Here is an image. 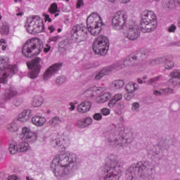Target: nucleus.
I'll return each instance as SVG.
<instances>
[{"label":"nucleus","instance_id":"nucleus-34","mask_svg":"<svg viewBox=\"0 0 180 180\" xmlns=\"http://www.w3.org/2000/svg\"><path fill=\"white\" fill-rule=\"evenodd\" d=\"M165 61V56L158 58L152 60L151 64L153 65H160V64H162Z\"/></svg>","mask_w":180,"mask_h":180},{"label":"nucleus","instance_id":"nucleus-56","mask_svg":"<svg viewBox=\"0 0 180 180\" xmlns=\"http://www.w3.org/2000/svg\"><path fill=\"white\" fill-rule=\"evenodd\" d=\"M119 109H124L126 108V105H124V102H120L117 103Z\"/></svg>","mask_w":180,"mask_h":180},{"label":"nucleus","instance_id":"nucleus-10","mask_svg":"<svg viewBox=\"0 0 180 180\" xmlns=\"http://www.w3.org/2000/svg\"><path fill=\"white\" fill-rule=\"evenodd\" d=\"M112 162L115 164V166L110 167L106 172H104L100 177L101 180H119L120 174H122V165L117 161L112 160Z\"/></svg>","mask_w":180,"mask_h":180},{"label":"nucleus","instance_id":"nucleus-35","mask_svg":"<svg viewBox=\"0 0 180 180\" xmlns=\"http://www.w3.org/2000/svg\"><path fill=\"white\" fill-rule=\"evenodd\" d=\"M67 81V79L64 76H59L56 80V84L58 85H63Z\"/></svg>","mask_w":180,"mask_h":180},{"label":"nucleus","instance_id":"nucleus-26","mask_svg":"<svg viewBox=\"0 0 180 180\" xmlns=\"http://www.w3.org/2000/svg\"><path fill=\"white\" fill-rule=\"evenodd\" d=\"M126 91L129 92V94H133L136 92L137 89H139V84L136 83H131L129 82L128 84L126 85Z\"/></svg>","mask_w":180,"mask_h":180},{"label":"nucleus","instance_id":"nucleus-4","mask_svg":"<svg viewBox=\"0 0 180 180\" xmlns=\"http://www.w3.org/2000/svg\"><path fill=\"white\" fill-rule=\"evenodd\" d=\"M43 50V42L38 38H32L27 41L22 46V53L25 57L32 58L34 56H39Z\"/></svg>","mask_w":180,"mask_h":180},{"label":"nucleus","instance_id":"nucleus-53","mask_svg":"<svg viewBox=\"0 0 180 180\" xmlns=\"http://www.w3.org/2000/svg\"><path fill=\"white\" fill-rule=\"evenodd\" d=\"M85 95H88L87 98H92L94 96V92L91 90L85 91Z\"/></svg>","mask_w":180,"mask_h":180},{"label":"nucleus","instance_id":"nucleus-54","mask_svg":"<svg viewBox=\"0 0 180 180\" xmlns=\"http://www.w3.org/2000/svg\"><path fill=\"white\" fill-rule=\"evenodd\" d=\"M51 49V46L49 44H46L45 45V47L44 48V51L45 53H48Z\"/></svg>","mask_w":180,"mask_h":180},{"label":"nucleus","instance_id":"nucleus-57","mask_svg":"<svg viewBox=\"0 0 180 180\" xmlns=\"http://www.w3.org/2000/svg\"><path fill=\"white\" fill-rule=\"evenodd\" d=\"M8 179V180H18V176L13 174V175L9 176Z\"/></svg>","mask_w":180,"mask_h":180},{"label":"nucleus","instance_id":"nucleus-36","mask_svg":"<svg viewBox=\"0 0 180 180\" xmlns=\"http://www.w3.org/2000/svg\"><path fill=\"white\" fill-rule=\"evenodd\" d=\"M164 5H166L167 8H172L175 6V0H163Z\"/></svg>","mask_w":180,"mask_h":180},{"label":"nucleus","instance_id":"nucleus-47","mask_svg":"<svg viewBox=\"0 0 180 180\" xmlns=\"http://www.w3.org/2000/svg\"><path fill=\"white\" fill-rule=\"evenodd\" d=\"M133 93H127L125 95H124V98L126 99V101H130L131 99H133L134 95L132 94Z\"/></svg>","mask_w":180,"mask_h":180},{"label":"nucleus","instance_id":"nucleus-25","mask_svg":"<svg viewBox=\"0 0 180 180\" xmlns=\"http://www.w3.org/2000/svg\"><path fill=\"white\" fill-rule=\"evenodd\" d=\"M112 98V94L109 92L102 93L100 96H97L96 102L98 103H104V102H108L109 99Z\"/></svg>","mask_w":180,"mask_h":180},{"label":"nucleus","instance_id":"nucleus-3","mask_svg":"<svg viewBox=\"0 0 180 180\" xmlns=\"http://www.w3.org/2000/svg\"><path fill=\"white\" fill-rule=\"evenodd\" d=\"M150 163L148 162H139L132 165L126 172L125 178L127 180H136L137 178L148 176L150 172Z\"/></svg>","mask_w":180,"mask_h":180},{"label":"nucleus","instance_id":"nucleus-14","mask_svg":"<svg viewBox=\"0 0 180 180\" xmlns=\"http://www.w3.org/2000/svg\"><path fill=\"white\" fill-rule=\"evenodd\" d=\"M40 61H41L40 58H36L31 63H27V67L30 70L29 72L30 78L34 79L39 77V74H40L41 70Z\"/></svg>","mask_w":180,"mask_h":180},{"label":"nucleus","instance_id":"nucleus-19","mask_svg":"<svg viewBox=\"0 0 180 180\" xmlns=\"http://www.w3.org/2000/svg\"><path fill=\"white\" fill-rule=\"evenodd\" d=\"M18 95V91L14 88H8L6 89L4 94H3V99L4 101H11L12 98H15Z\"/></svg>","mask_w":180,"mask_h":180},{"label":"nucleus","instance_id":"nucleus-15","mask_svg":"<svg viewBox=\"0 0 180 180\" xmlns=\"http://www.w3.org/2000/svg\"><path fill=\"white\" fill-rule=\"evenodd\" d=\"M63 67L62 63H55L45 70L43 75L44 81H49L51 77H54L56 74H58V71L61 70Z\"/></svg>","mask_w":180,"mask_h":180},{"label":"nucleus","instance_id":"nucleus-17","mask_svg":"<svg viewBox=\"0 0 180 180\" xmlns=\"http://www.w3.org/2000/svg\"><path fill=\"white\" fill-rule=\"evenodd\" d=\"M112 71H115V69L113 68L112 65L108 67L104 68L100 72L96 73L94 76V79H96V81H99V79H101V78H103L105 75H109V74H110Z\"/></svg>","mask_w":180,"mask_h":180},{"label":"nucleus","instance_id":"nucleus-33","mask_svg":"<svg viewBox=\"0 0 180 180\" xmlns=\"http://www.w3.org/2000/svg\"><path fill=\"white\" fill-rule=\"evenodd\" d=\"M112 85L115 89H120V88L124 86V82L123 80H115L112 83Z\"/></svg>","mask_w":180,"mask_h":180},{"label":"nucleus","instance_id":"nucleus-59","mask_svg":"<svg viewBox=\"0 0 180 180\" xmlns=\"http://www.w3.org/2000/svg\"><path fill=\"white\" fill-rule=\"evenodd\" d=\"M84 5V1L82 0H78L77 4V8L79 9V8H81Z\"/></svg>","mask_w":180,"mask_h":180},{"label":"nucleus","instance_id":"nucleus-30","mask_svg":"<svg viewBox=\"0 0 180 180\" xmlns=\"http://www.w3.org/2000/svg\"><path fill=\"white\" fill-rule=\"evenodd\" d=\"M0 33L4 36L9 34V24L8 22H4L0 26Z\"/></svg>","mask_w":180,"mask_h":180},{"label":"nucleus","instance_id":"nucleus-62","mask_svg":"<svg viewBox=\"0 0 180 180\" xmlns=\"http://www.w3.org/2000/svg\"><path fill=\"white\" fill-rule=\"evenodd\" d=\"M1 50H3V51H5V50H6V48L8 47L6 44H4V45H1Z\"/></svg>","mask_w":180,"mask_h":180},{"label":"nucleus","instance_id":"nucleus-29","mask_svg":"<svg viewBox=\"0 0 180 180\" xmlns=\"http://www.w3.org/2000/svg\"><path fill=\"white\" fill-rule=\"evenodd\" d=\"M61 123H63V120L58 117H53L49 120V124L52 126V127H57V126H60Z\"/></svg>","mask_w":180,"mask_h":180},{"label":"nucleus","instance_id":"nucleus-58","mask_svg":"<svg viewBox=\"0 0 180 180\" xmlns=\"http://www.w3.org/2000/svg\"><path fill=\"white\" fill-rule=\"evenodd\" d=\"M44 19H45L46 22H51V19L49 14H44Z\"/></svg>","mask_w":180,"mask_h":180},{"label":"nucleus","instance_id":"nucleus-45","mask_svg":"<svg viewBox=\"0 0 180 180\" xmlns=\"http://www.w3.org/2000/svg\"><path fill=\"white\" fill-rule=\"evenodd\" d=\"M84 124L86 127H88V126H91V124H92L93 120L91 117H89L84 119Z\"/></svg>","mask_w":180,"mask_h":180},{"label":"nucleus","instance_id":"nucleus-32","mask_svg":"<svg viewBox=\"0 0 180 180\" xmlns=\"http://www.w3.org/2000/svg\"><path fill=\"white\" fill-rule=\"evenodd\" d=\"M8 150H9L10 154H16V153H19L18 143H11L9 145Z\"/></svg>","mask_w":180,"mask_h":180},{"label":"nucleus","instance_id":"nucleus-1","mask_svg":"<svg viewBox=\"0 0 180 180\" xmlns=\"http://www.w3.org/2000/svg\"><path fill=\"white\" fill-rule=\"evenodd\" d=\"M79 167V162H78L77 155L74 153H70L68 156L57 155L51 164V168L56 176L65 178V179L73 176L74 171L78 169Z\"/></svg>","mask_w":180,"mask_h":180},{"label":"nucleus","instance_id":"nucleus-44","mask_svg":"<svg viewBox=\"0 0 180 180\" xmlns=\"http://www.w3.org/2000/svg\"><path fill=\"white\" fill-rule=\"evenodd\" d=\"M112 99L117 103L119 101H122V99H123V96L122 94H117L112 97Z\"/></svg>","mask_w":180,"mask_h":180},{"label":"nucleus","instance_id":"nucleus-27","mask_svg":"<svg viewBox=\"0 0 180 180\" xmlns=\"http://www.w3.org/2000/svg\"><path fill=\"white\" fill-rule=\"evenodd\" d=\"M160 79V77H153L149 79L148 80L143 82L141 79L139 78L137 79L138 84H146V85H153V84H155Z\"/></svg>","mask_w":180,"mask_h":180},{"label":"nucleus","instance_id":"nucleus-8","mask_svg":"<svg viewBox=\"0 0 180 180\" xmlns=\"http://www.w3.org/2000/svg\"><path fill=\"white\" fill-rule=\"evenodd\" d=\"M93 50L98 56H106L109 50V39L106 36H99L93 44Z\"/></svg>","mask_w":180,"mask_h":180},{"label":"nucleus","instance_id":"nucleus-9","mask_svg":"<svg viewBox=\"0 0 180 180\" xmlns=\"http://www.w3.org/2000/svg\"><path fill=\"white\" fill-rule=\"evenodd\" d=\"M25 27L31 34L41 33L44 30V24L39 16L29 18L27 19Z\"/></svg>","mask_w":180,"mask_h":180},{"label":"nucleus","instance_id":"nucleus-39","mask_svg":"<svg viewBox=\"0 0 180 180\" xmlns=\"http://www.w3.org/2000/svg\"><path fill=\"white\" fill-rule=\"evenodd\" d=\"M124 133L126 134V138L127 140H133V139H134V134H133V131H131V130H129L128 132L127 131V129H124Z\"/></svg>","mask_w":180,"mask_h":180},{"label":"nucleus","instance_id":"nucleus-42","mask_svg":"<svg viewBox=\"0 0 180 180\" xmlns=\"http://www.w3.org/2000/svg\"><path fill=\"white\" fill-rule=\"evenodd\" d=\"M76 126L77 127H79V129H85L86 125H85V122L84 121V120H78L77 124H76Z\"/></svg>","mask_w":180,"mask_h":180},{"label":"nucleus","instance_id":"nucleus-51","mask_svg":"<svg viewBox=\"0 0 180 180\" xmlns=\"http://www.w3.org/2000/svg\"><path fill=\"white\" fill-rule=\"evenodd\" d=\"M60 37L59 36L52 37L49 39V41H54L55 43L60 40Z\"/></svg>","mask_w":180,"mask_h":180},{"label":"nucleus","instance_id":"nucleus-50","mask_svg":"<svg viewBox=\"0 0 180 180\" xmlns=\"http://www.w3.org/2000/svg\"><path fill=\"white\" fill-rule=\"evenodd\" d=\"M153 94L155 95V96H162V89H161L160 91L155 90L153 91Z\"/></svg>","mask_w":180,"mask_h":180},{"label":"nucleus","instance_id":"nucleus-37","mask_svg":"<svg viewBox=\"0 0 180 180\" xmlns=\"http://www.w3.org/2000/svg\"><path fill=\"white\" fill-rule=\"evenodd\" d=\"M60 47L65 51L70 50V44H68V41H63L60 44Z\"/></svg>","mask_w":180,"mask_h":180},{"label":"nucleus","instance_id":"nucleus-63","mask_svg":"<svg viewBox=\"0 0 180 180\" xmlns=\"http://www.w3.org/2000/svg\"><path fill=\"white\" fill-rule=\"evenodd\" d=\"M49 30L51 32H54V30H56V29H54V27L53 25H51V27H49Z\"/></svg>","mask_w":180,"mask_h":180},{"label":"nucleus","instance_id":"nucleus-16","mask_svg":"<svg viewBox=\"0 0 180 180\" xmlns=\"http://www.w3.org/2000/svg\"><path fill=\"white\" fill-rule=\"evenodd\" d=\"M134 60H137V57L136 56H128L124 59L123 63H122V62H118L112 65V68L114 70H119L124 68V67H130V65L133 64V61H134Z\"/></svg>","mask_w":180,"mask_h":180},{"label":"nucleus","instance_id":"nucleus-6","mask_svg":"<svg viewBox=\"0 0 180 180\" xmlns=\"http://www.w3.org/2000/svg\"><path fill=\"white\" fill-rule=\"evenodd\" d=\"M21 137L24 139L25 142H23V139H21V141L18 142L17 146L18 147V153H25V151H27L30 148L28 143H34V141L37 140L36 134L27 127H25L22 129Z\"/></svg>","mask_w":180,"mask_h":180},{"label":"nucleus","instance_id":"nucleus-31","mask_svg":"<svg viewBox=\"0 0 180 180\" xmlns=\"http://www.w3.org/2000/svg\"><path fill=\"white\" fill-rule=\"evenodd\" d=\"M48 12L51 15H54V13L60 12V9H58V5H57V3L51 4L49 8H48Z\"/></svg>","mask_w":180,"mask_h":180},{"label":"nucleus","instance_id":"nucleus-38","mask_svg":"<svg viewBox=\"0 0 180 180\" xmlns=\"http://www.w3.org/2000/svg\"><path fill=\"white\" fill-rule=\"evenodd\" d=\"M18 124L15 123H12L8 127V129L9 131H11L12 133H15V131H18Z\"/></svg>","mask_w":180,"mask_h":180},{"label":"nucleus","instance_id":"nucleus-18","mask_svg":"<svg viewBox=\"0 0 180 180\" xmlns=\"http://www.w3.org/2000/svg\"><path fill=\"white\" fill-rule=\"evenodd\" d=\"M172 78L169 79L170 84L173 86L180 85V70H174L171 72Z\"/></svg>","mask_w":180,"mask_h":180},{"label":"nucleus","instance_id":"nucleus-24","mask_svg":"<svg viewBox=\"0 0 180 180\" xmlns=\"http://www.w3.org/2000/svg\"><path fill=\"white\" fill-rule=\"evenodd\" d=\"M32 122L33 124H35V126L41 127V126H44V124H46V120L44 117L36 115L32 118Z\"/></svg>","mask_w":180,"mask_h":180},{"label":"nucleus","instance_id":"nucleus-7","mask_svg":"<svg viewBox=\"0 0 180 180\" xmlns=\"http://www.w3.org/2000/svg\"><path fill=\"white\" fill-rule=\"evenodd\" d=\"M18 72V66H11L6 63V60L0 58V84H8V77Z\"/></svg>","mask_w":180,"mask_h":180},{"label":"nucleus","instance_id":"nucleus-61","mask_svg":"<svg viewBox=\"0 0 180 180\" xmlns=\"http://www.w3.org/2000/svg\"><path fill=\"white\" fill-rule=\"evenodd\" d=\"M4 44H6V41L5 40V39L1 38L0 39V46L4 45Z\"/></svg>","mask_w":180,"mask_h":180},{"label":"nucleus","instance_id":"nucleus-52","mask_svg":"<svg viewBox=\"0 0 180 180\" xmlns=\"http://www.w3.org/2000/svg\"><path fill=\"white\" fill-rule=\"evenodd\" d=\"M176 30V26L172 25L169 28H168V32L170 33H174Z\"/></svg>","mask_w":180,"mask_h":180},{"label":"nucleus","instance_id":"nucleus-13","mask_svg":"<svg viewBox=\"0 0 180 180\" xmlns=\"http://www.w3.org/2000/svg\"><path fill=\"white\" fill-rule=\"evenodd\" d=\"M124 30H126L124 36L129 40H137L140 37V30L134 22H129L127 28L124 29Z\"/></svg>","mask_w":180,"mask_h":180},{"label":"nucleus","instance_id":"nucleus-23","mask_svg":"<svg viewBox=\"0 0 180 180\" xmlns=\"http://www.w3.org/2000/svg\"><path fill=\"white\" fill-rule=\"evenodd\" d=\"M30 113H32L30 110H25L23 112L18 115V120L22 123L27 122V120H29V119L31 117Z\"/></svg>","mask_w":180,"mask_h":180},{"label":"nucleus","instance_id":"nucleus-2","mask_svg":"<svg viewBox=\"0 0 180 180\" xmlns=\"http://www.w3.org/2000/svg\"><path fill=\"white\" fill-rule=\"evenodd\" d=\"M86 23L87 27L82 24L75 25L72 27L73 37L79 42L85 41L88 39V31L92 36H98L103 26L102 18L96 13H93L88 16Z\"/></svg>","mask_w":180,"mask_h":180},{"label":"nucleus","instance_id":"nucleus-49","mask_svg":"<svg viewBox=\"0 0 180 180\" xmlns=\"http://www.w3.org/2000/svg\"><path fill=\"white\" fill-rule=\"evenodd\" d=\"M13 103L14 106H20L22 105V100L17 98L13 101Z\"/></svg>","mask_w":180,"mask_h":180},{"label":"nucleus","instance_id":"nucleus-43","mask_svg":"<svg viewBox=\"0 0 180 180\" xmlns=\"http://www.w3.org/2000/svg\"><path fill=\"white\" fill-rule=\"evenodd\" d=\"M101 113L103 116H108V115H110V110L107 108H102L101 110Z\"/></svg>","mask_w":180,"mask_h":180},{"label":"nucleus","instance_id":"nucleus-28","mask_svg":"<svg viewBox=\"0 0 180 180\" xmlns=\"http://www.w3.org/2000/svg\"><path fill=\"white\" fill-rule=\"evenodd\" d=\"M32 105L35 108H39L43 105V97L41 96H34L32 100Z\"/></svg>","mask_w":180,"mask_h":180},{"label":"nucleus","instance_id":"nucleus-5","mask_svg":"<svg viewBox=\"0 0 180 180\" xmlns=\"http://www.w3.org/2000/svg\"><path fill=\"white\" fill-rule=\"evenodd\" d=\"M157 28V16L153 11H145L142 14L140 29L143 33L154 32Z\"/></svg>","mask_w":180,"mask_h":180},{"label":"nucleus","instance_id":"nucleus-11","mask_svg":"<svg viewBox=\"0 0 180 180\" xmlns=\"http://www.w3.org/2000/svg\"><path fill=\"white\" fill-rule=\"evenodd\" d=\"M127 14L124 11H117L112 19V26L115 30L127 29Z\"/></svg>","mask_w":180,"mask_h":180},{"label":"nucleus","instance_id":"nucleus-22","mask_svg":"<svg viewBox=\"0 0 180 180\" xmlns=\"http://www.w3.org/2000/svg\"><path fill=\"white\" fill-rule=\"evenodd\" d=\"M164 63V66L166 70H172V68L175 67V63H174V56L172 55L165 56Z\"/></svg>","mask_w":180,"mask_h":180},{"label":"nucleus","instance_id":"nucleus-21","mask_svg":"<svg viewBox=\"0 0 180 180\" xmlns=\"http://www.w3.org/2000/svg\"><path fill=\"white\" fill-rule=\"evenodd\" d=\"M109 143H110L111 146L113 147H117V148H120L121 147L124 146V143H126V141L124 139L119 140L117 138H115L113 135H112L108 139Z\"/></svg>","mask_w":180,"mask_h":180},{"label":"nucleus","instance_id":"nucleus-12","mask_svg":"<svg viewBox=\"0 0 180 180\" xmlns=\"http://www.w3.org/2000/svg\"><path fill=\"white\" fill-rule=\"evenodd\" d=\"M71 144V136L68 133H64L62 135H57L53 136L51 141V146L52 147H68Z\"/></svg>","mask_w":180,"mask_h":180},{"label":"nucleus","instance_id":"nucleus-46","mask_svg":"<svg viewBox=\"0 0 180 180\" xmlns=\"http://www.w3.org/2000/svg\"><path fill=\"white\" fill-rule=\"evenodd\" d=\"M93 118L94 119V120H97V121L102 120V113L101 112L95 113L93 116Z\"/></svg>","mask_w":180,"mask_h":180},{"label":"nucleus","instance_id":"nucleus-64","mask_svg":"<svg viewBox=\"0 0 180 180\" xmlns=\"http://www.w3.org/2000/svg\"><path fill=\"white\" fill-rule=\"evenodd\" d=\"M174 46H177L178 47H180V41L175 42Z\"/></svg>","mask_w":180,"mask_h":180},{"label":"nucleus","instance_id":"nucleus-55","mask_svg":"<svg viewBox=\"0 0 180 180\" xmlns=\"http://www.w3.org/2000/svg\"><path fill=\"white\" fill-rule=\"evenodd\" d=\"M69 110L70 112H72L73 110H75V105L74 104V103H69Z\"/></svg>","mask_w":180,"mask_h":180},{"label":"nucleus","instance_id":"nucleus-40","mask_svg":"<svg viewBox=\"0 0 180 180\" xmlns=\"http://www.w3.org/2000/svg\"><path fill=\"white\" fill-rule=\"evenodd\" d=\"M131 109L132 112H139L140 110V103L138 102L133 103Z\"/></svg>","mask_w":180,"mask_h":180},{"label":"nucleus","instance_id":"nucleus-20","mask_svg":"<svg viewBox=\"0 0 180 180\" xmlns=\"http://www.w3.org/2000/svg\"><path fill=\"white\" fill-rule=\"evenodd\" d=\"M91 104L89 101H84L79 104L77 107L78 113H86L91 110Z\"/></svg>","mask_w":180,"mask_h":180},{"label":"nucleus","instance_id":"nucleus-60","mask_svg":"<svg viewBox=\"0 0 180 180\" xmlns=\"http://www.w3.org/2000/svg\"><path fill=\"white\" fill-rule=\"evenodd\" d=\"M148 54V51L147 49H143L141 51V56H143V57H146Z\"/></svg>","mask_w":180,"mask_h":180},{"label":"nucleus","instance_id":"nucleus-48","mask_svg":"<svg viewBox=\"0 0 180 180\" xmlns=\"http://www.w3.org/2000/svg\"><path fill=\"white\" fill-rule=\"evenodd\" d=\"M116 103H117V101H115V99H113V98H112L109 102H108V106L110 107V108H114L115 107V105H116Z\"/></svg>","mask_w":180,"mask_h":180},{"label":"nucleus","instance_id":"nucleus-41","mask_svg":"<svg viewBox=\"0 0 180 180\" xmlns=\"http://www.w3.org/2000/svg\"><path fill=\"white\" fill-rule=\"evenodd\" d=\"M162 92L163 95H171V94H174V89L167 87L166 89H162Z\"/></svg>","mask_w":180,"mask_h":180}]
</instances>
